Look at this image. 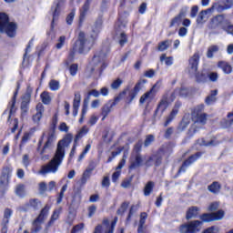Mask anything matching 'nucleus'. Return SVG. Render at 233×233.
<instances>
[{"label": "nucleus", "mask_w": 233, "mask_h": 233, "mask_svg": "<svg viewBox=\"0 0 233 233\" xmlns=\"http://www.w3.org/2000/svg\"><path fill=\"white\" fill-rule=\"evenodd\" d=\"M72 139H74L72 134H67L58 142L53 159L48 164L42 166L40 174H56L59 170V167H61V163L65 159V148L70 147Z\"/></svg>", "instance_id": "f257e3e1"}, {"label": "nucleus", "mask_w": 233, "mask_h": 233, "mask_svg": "<svg viewBox=\"0 0 233 233\" xmlns=\"http://www.w3.org/2000/svg\"><path fill=\"white\" fill-rule=\"evenodd\" d=\"M99 34V27L93 29V34L90 37H86L83 32H80L78 35V39L75 43L73 46V50L69 52V59L72 60L76 56V53L78 54H88L92 47L94 46V43L97 39V35Z\"/></svg>", "instance_id": "f03ea898"}, {"label": "nucleus", "mask_w": 233, "mask_h": 233, "mask_svg": "<svg viewBox=\"0 0 233 233\" xmlns=\"http://www.w3.org/2000/svg\"><path fill=\"white\" fill-rule=\"evenodd\" d=\"M17 25L10 23L8 15L0 13V32H5L8 37H15Z\"/></svg>", "instance_id": "7ed1b4c3"}, {"label": "nucleus", "mask_w": 233, "mask_h": 233, "mask_svg": "<svg viewBox=\"0 0 233 233\" xmlns=\"http://www.w3.org/2000/svg\"><path fill=\"white\" fill-rule=\"evenodd\" d=\"M199 52H196L191 58L189 59L188 72L191 76H195L197 81H203L205 79V76L202 74L199 76V73H198V66L199 65Z\"/></svg>", "instance_id": "20e7f679"}, {"label": "nucleus", "mask_w": 233, "mask_h": 233, "mask_svg": "<svg viewBox=\"0 0 233 233\" xmlns=\"http://www.w3.org/2000/svg\"><path fill=\"white\" fill-rule=\"evenodd\" d=\"M230 26V24H228V20L225 19V15H218L214 17H212L208 24V28L209 30H216V28H223L224 30Z\"/></svg>", "instance_id": "39448f33"}, {"label": "nucleus", "mask_w": 233, "mask_h": 233, "mask_svg": "<svg viewBox=\"0 0 233 233\" xmlns=\"http://www.w3.org/2000/svg\"><path fill=\"white\" fill-rule=\"evenodd\" d=\"M177 92L179 91L175 90L172 93L163 95L157 107V112H161V114H163V112H165V110H167L168 106H170L171 103H174V101L176 100V94H177Z\"/></svg>", "instance_id": "423d86ee"}, {"label": "nucleus", "mask_w": 233, "mask_h": 233, "mask_svg": "<svg viewBox=\"0 0 233 233\" xmlns=\"http://www.w3.org/2000/svg\"><path fill=\"white\" fill-rule=\"evenodd\" d=\"M205 110V106L199 105L194 108L192 112V120L194 121L195 125H207V114L203 113Z\"/></svg>", "instance_id": "0eeeda50"}, {"label": "nucleus", "mask_w": 233, "mask_h": 233, "mask_svg": "<svg viewBox=\"0 0 233 233\" xmlns=\"http://www.w3.org/2000/svg\"><path fill=\"white\" fill-rule=\"evenodd\" d=\"M50 211V206L46 205L40 212L39 216L33 221L32 231L39 232L41 230V225L45 223V219L48 218V212Z\"/></svg>", "instance_id": "6e6552de"}, {"label": "nucleus", "mask_w": 233, "mask_h": 233, "mask_svg": "<svg viewBox=\"0 0 233 233\" xmlns=\"http://www.w3.org/2000/svg\"><path fill=\"white\" fill-rule=\"evenodd\" d=\"M159 88H161V82L157 81L149 91L141 96L139 104L143 105L147 103L148 105L149 103H152V100L156 97V94L159 92Z\"/></svg>", "instance_id": "1a4fd4ad"}, {"label": "nucleus", "mask_w": 233, "mask_h": 233, "mask_svg": "<svg viewBox=\"0 0 233 233\" xmlns=\"http://www.w3.org/2000/svg\"><path fill=\"white\" fill-rule=\"evenodd\" d=\"M201 227H203L202 221L193 220L180 226L179 230L181 233H198L201 230Z\"/></svg>", "instance_id": "9d476101"}, {"label": "nucleus", "mask_w": 233, "mask_h": 233, "mask_svg": "<svg viewBox=\"0 0 233 233\" xmlns=\"http://www.w3.org/2000/svg\"><path fill=\"white\" fill-rule=\"evenodd\" d=\"M117 225V218L112 221V223H108V219H105L102 225H98L95 228L93 233H114V228Z\"/></svg>", "instance_id": "9b49d317"}, {"label": "nucleus", "mask_w": 233, "mask_h": 233, "mask_svg": "<svg viewBox=\"0 0 233 233\" xmlns=\"http://www.w3.org/2000/svg\"><path fill=\"white\" fill-rule=\"evenodd\" d=\"M127 94V99L128 103H132L133 100L136 99V97H137V94H139V91L136 87H133V89L131 90L126 89L122 93H120L118 96L115 98V101L117 102L120 99H123V97H125Z\"/></svg>", "instance_id": "f8f14e48"}, {"label": "nucleus", "mask_w": 233, "mask_h": 233, "mask_svg": "<svg viewBox=\"0 0 233 233\" xmlns=\"http://www.w3.org/2000/svg\"><path fill=\"white\" fill-rule=\"evenodd\" d=\"M127 94V99L128 103H132L133 100L136 99V97H137V94H139V91L136 87H133V89L131 90L126 89L122 93H120L118 96L115 98V101L117 102L120 99H123V97H125Z\"/></svg>", "instance_id": "ddd939ff"}, {"label": "nucleus", "mask_w": 233, "mask_h": 233, "mask_svg": "<svg viewBox=\"0 0 233 233\" xmlns=\"http://www.w3.org/2000/svg\"><path fill=\"white\" fill-rule=\"evenodd\" d=\"M129 168H137L145 163V159L139 153H135L131 156Z\"/></svg>", "instance_id": "4468645a"}, {"label": "nucleus", "mask_w": 233, "mask_h": 233, "mask_svg": "<svg viewBox=\"0 0 233 233\" xmlns=\"http://www.w3.org/2000/svg\"><path fill=\"white\" fill-rule=\"evenodd\" d=\"M179 108H181V103L177 102L175 103V106L170 112L169 116L167 117L166 122L164 123V127H168L170 123L174 120V118L177 116V113L179 112Z\"/></svg>", "instance_id": "2eb2a0df"}, {"label": "nucleus", "mask_w": 233, "mask_h": 233, "mask_svg": "<svg viewBox=\"0 0 233 233\" xmlns=\"http://www.w3.org/2000/svg\"><path fill=\"white\" fill-rule=\"evenodd\" d=\"M56 4L55 6L52 7L53 12V20H52V26H54V23L57 21V18L59 17V14L61 12V8H63V3H65V0H56Z\"/></svg>", "instance_id": "dca6fc26"}, {"label": "nucleus", "mask_w": 233, "mask_h": 233, "mask_svg": "<svg viewBox=\"0 0 233 233\" xmlns=\"http://www.w3.org/2000/svg\"><path fill=\"white\" fill-rule=\"evenodd\" d=\"M43 112H45V106L39 103L36 105V114L33 115L32 120L35 125H39L41 118L43 117Z\"/></svg>", "instance_id": "f3484780"}, {"label": "nucleus", "mask_w": 233, "mask_h": 233, "mask_svg": "<svg viewBox=\"0 0 233 233\" xmlns=\"http://www.w3.org/2000/svg\"><path fill=\"white\" fill-rule=\"evenodd\" d=\"M208 12H210V9L202 10L199 12L197 17V25H198V26H203V25L208 21Z\"/></svg>", "instance_id": "a211bd4d"}, {"label": "nucleus", "mask_w": 233, "mask_h": 233, "mask_svg": "<svg viewBox=\"0 0 233 233\" xmlns=\"http://www.w3.org/2000/svg\"><path fill=\"white\" fill-rule=\"evenodd\" d=\"M198 157H201V153H196L195 155H192L191 157H189V158L186 160L182 165V167H180L179 172H185V170L187 169V167H190L192 163L198 161Z\"/></svg>", "instance_id": "6ab92c4d"}, {"label": "nucleus", "mask_w": 233, "mask_h": 233, "mask_svg": "<svg viewBox=\"0 0 233 233\" xmlns=\"http://www.w3.org/2000/svg\"><path fill=\"white\" fill-rule=\"evenodd\" d=\"M6 187H8V175L4 174L0 177V198L5 196V192H6Z\"/></svg>", "instance_id": "aec40b11"}, {"label": "nucleus", "mask_w": 233, "mask_h": 233, "mask_svg": "<svg viewBox=\"0 0 233 233\" xmlns=\"http://www.w3.org/2000/svg\"><path fill=\"white\" fill-rule=\"evenodd\" d=\"M167 147H161L157 154L153 155L154 160H155V167H159L161 165V161L163 159V156H165V153L167 152Z\"/></svg>", "instance_id": "412c9836"}, {"label": "nucleus", "mask_w": 233, "mask_h": 233, "mask_svg": "<svg viewBox=\"0 0 233 233\" xmlns=\"http://www.w3.org/2000/svg\"><path fill=\"white\" fill-rule=\"evenodd\" d=\"M105 57H106V55L103 53L95 55L92 60V65H94V66H103Z\"/></svg>", "instance_id": "4be33fe9"}, {"label": "nucleus", "mask_w": 233, "mask_h": 233, "mask_svg": "<svg viewBox=\"0 0 233 233\" xmlns=\"http://www.w3.org/2000/svg\"><path fill=\"white\" fill-rule=\"evenodd\" d=\"M56 141V132L55 131H51L48 135L47 140L43 147V149L40 151V155L43 156V154H45V150H46V148H48L53 142Z\"/></svg>", "instance_id": "5701e85b"}, {"label": "nucleus", "mask_w": 233, "mask_h": 233, "mask_svg": "<svg viewBox=\"0 0 233 233\" xmlns=\"http://www.w3.org/2000/svg\"><path fill=\"white\" fill-rule=\"evenodd\" d=\"M198 214H199V208L193 206L187 209L186 219H194V218H198Z\"/></svg>", "instance_id": "b1692460"}, {"label": "nucleus", "mask_w": 233, "mask_h": 233, "mask_svg": "<svg viewBox=\"0 0 233 233\" xmlns=\"http://www.w3.org/2000/svg\"><path fill=\"white\" fill-rule=\"evenodd\" d=\"M114 105L115 104L112 102H108L104 105V106L102 107V111H101V114L103 116L102 121H105V119H106V116H108V114L112 112V107L114 106Z\"/></svg>", "instance_id": "393cba45"}, {"label": "nucleus", "mask_w": 233, "mask_h": 233, "mask_svg": "<svg viewBox=\"0 0 233 233\" xmlns=\"http://www.w3.org/2000/svg\"><path fill=\"white\" fill-rule=\"evenodd\" d=\"M13 214H14V211L10 208H5L4 210V218L2 220V227H6V225L10 223V218H12Z\"/></svg>", "instance_id": "a878e982"}, {"label": "nucleus", "mask_w": 233, "mask_h": 233, "mask_svg": "<svg viewBox=\"0 0 233 233\" xmlns=\"http://www.w3.org/2000/svg\"><path fill=\"white\" fill-rule=\"evenodd\" d=\"M96 168V166L90 165L83 173L82 176V183H86L88 179H90V176H92V172H94V169Z\"/></svg>", "instance_id": "bb28decb"}, {"label": "nucleus", "mask_w": 233, "mask_h": 233, "mask_svg": "<svg viewBox=\"0 0 233 233\" xmlns=\"http://www.w3.org/2000/svg\"><path fill=\"white\" fill-rule=\"evenodd\" d=\"M218 68H221L224 74H232V66L228 63L221 61L218 62Z\"/></svg>", "instance_id": "cd10ccee"}, {"label": "nucleus", "mask_w": 233, "mask_h": 233, "mask_svg": "<svg viewBox=\"0 0 233 233\" xmlns=\"http://www.w3.org/2000/svg\"><path fill=\"white\" fill-rule=\"evenodd\" d=\"M170 45H172V40H165L158 43V46H157L158 52H165V50H168Z\"/></svg>", "instance_id": "c85d7f7f"}, {"label": "nucleus", "mask_w": 233, "mask_h": 233, "mask_svg": "<svg viewBox=\"0 0 233 233\" xmlns=\"http://www.w3.org/2000/svg\"><path fill=\"white\" fill-rule=\"evenodd\" d=\"M15 194L18 196V198H25L26 194V189L25 187V184H18L15 190Z\"/></svg>", "instance_id": "c756f323"}, {"label": "nucleus", "mask_w": 233, "mask_h": 233, "mask_svg": "<svg viewBox=\"0 0 233 233\" xmlns=\"http://www.w3.org/2000/svg\"><path fill=\"white\" fill-rule=\"evenodd\" d=\"M217 52H219V46L216 45L210 46L208 48L207 57H208V59H212V57H214V54H217Z\"/></svg>", "instance_id": "7c9ffc66"}, {"label": "nucleus", "mask_w": 233, "mask_h": 233, "mask_svg": "<svg viewBox=\"0 0 233 233\" xmlns=\"http://www.w3.org/2000/svg\"><path fill=\"white\" fill-rule=\"evenodd\" d=\"M183 15V13H179L177 16H175L170 22V28H172V26H179V25H181Z\"/></svg>", "instance_id": "2f4dec72"}, {"label": "nucleus", "mask_w": 233, "mask_h": 233, "mask_svg": "<svg viewBox=\"0 0 233 233\" xmlns=\"http://www.w3.org/2000/svg\"><path fill=\"white\" fill-rule=\"evenodd\" d=\"M188 125H190V119L187 116H184L177 127L178 132H183V130H185Z\"/></svg>", "instance_id": "473e14b6"}, {"label": "nucleus", "mask_w": 233, "mask_h": 233, "mask_svg": "<svg viewBox=\"0 0 233 233\" xmlns=\"http://www.w3.org/2000/svg\"><path fill=\"white\" fill-rule=\"evenodd\" d=\"M62 210V208H58L54 210L51 219L49 221V227L54 225V221H57V219H59V215L61 214Z\"/></svg>", "instance_id": "72a5a7b5"}, {"label": "nucleus", "mask_w": 233, "mask_h": 233, "mask_svg": "<svg viewBox=\"0 0 233 233\" xmlns=\"http://www.w3.org/2000/svg\"><path fill=\"white\" fill-rule=\"evenodd\" d=\"M208 190L212 194H219V190H221V186L218 182H213L208 186Z\"/></svg>", "instance_id": "f704fd0d"}, {"label": "nucleus", "mask_w": 233, "mask_h": 233, "mask_svg": "<svg viewBox=\"0 0 233 233\" xmlns=\"http://www.w3.org/2000/svg\"><path fill=\"white\" fill-rule=\"evenodd\" d=\"M160 61H161V63H165V65H167V66H172V65L174 63V58L172 56H167L166 54H163L160 56Z\"/></svg>", "instance_id": "c9c22d12"}, {"label": "nucleus", "mask_w": 233, "mask_h": 233, "mask_svg": "<svg viewBox=\"0 0 233 233\" xmlns=\"http://www.w3.org/2000/svg\"><path fill=\"white\" fill-rule=\"evenodd\" d=\"M214 221H221L225 218V211L223 209H219L217 212L211 213Z\"/></svg>", "instance_id": "e433bc0d"}, {"label": "nucleus", "mask_w": 233, "mask_h": 233, "mask_svg": "<svg viewBox=\"0 0 233 233\" xmlns=\"http://www.w3.org/2000/svg\"><path fill=\"white\" fill-rule=\"evenodd\" d=\"M218 144L219 142H218L216 138H212L209 142H207L205 139H201L198 141V145H201L203 147H216V145Z\"/></svg>", "instance_id": "4c0bfd02"}, {"label": "nucleus", "mask_w": 233, "mask_h": 233, "mask_svg": "<svg viewBox=\"0 0 233 233\" xmlns=\"http://www.w3.org/2000/svg\"><path fill=\"white\" fill-rule=\"evenodd\" d=\"M15 96H17V92L15 93L12 101L9 103V107L7 108V110H9V117L12 114L15 113Z\"/></svg>", "instance_id": "58836bf2"}, {"label": "nucleus", "mask_w": 233, "mask_h": 233, "mask_svg": "<svg viewBox=\"0 0 233 233\" xmlns=\"http://www.w3.org/2000/svg\"><path fill=\"white\" fill-rule=\"evenodd\" d=\"M86 134H88V127L86 126H85L80 129L78 134L76 136L75 143H77V141H79V139H81V137H83V136H86Z\"/></svg>", "instance_id": "ea45409f"}, {"label": "nucleus", "mask_w": 233, "mask_h": 233, "mask_svg": "<svg viewBox=\"0 0 233 233\" xmlns=\"http://www.w3.org/2000/svg\"><path fill=\"white\" fill-rule=\"evenodd\" d=\"M41 99L44 105H50V102L52 101V96H50V93L45 91L41 94Z\"/></svg>", "instance_id": "a19ab883"}, {"label": "nucleus", "mask_w": 233, "mask_h": 233, "mask_svg": "<svg viewBox=\"0 0 233 233\" xmlns=\"http://www.w3.org/2000/svg\"><path fill=\"white\" fill-rule=\"evenodd\" d=\"M216 96H218V90L211 91L210 96L206 98V104L212 105V103H216Z\"/></svg>", "instance_id": "79ce46f5"}, {"label": "nucleus", "mask_w": 233, "mask_h": 233, "mask_svg": "<svg viewBox=\"0 0 233 233\" xmlns=\"http://www.w3.org/2000/svg\"><path fill=\"white\" fill-rule=\"evenodd\" d=\"M200 219L203 223H210V221H215L214 218L212 217V213H205L200 216Z\"/></svg>", "instance_id": "37998d69"}, {"label": "nucleus", "mask_w": 233, "mask_h": 233, "mask_svg": "<svg viewBox=\"0 0 233 233\" xmlns=\"http://www.w3.org/2000/svg\"><path fill=\"white\" fill-rule=\"evenodd\" d=\"M153 188H154V182L149 181V182L146 185V187H145V188H144V195H145V196H148L149 194H152Z\"/></svg>", "instance_id": "c03bdc74"}, {"label": "nucleus", "mask_w": 233, "mask_h": 233, "mask_svg": "<svg viewBox=\"0 0 233 233\" xmlns=\"http://www.w3.org/2000/svg\"><path fill=\"white\" fill-rule=\"evenodd\" d=\"M145 85H147V80L146 79H140L135 85L134 88H136L138 92H141V90H143V88H145Z\"/></svg>", "instance_id": "a18cd8bd"}, {"label": "nucleus", "mask_w": 233, "mask_h": 233, "mask_svg": "<svg viewBox=\"0 0 233 233\" xmlns=\"http://www.w3.org/2000/svg\"><path fill=\"white\" fill-rule=\"evenodd\" d=\"M156 140V137L154 135H148L146 137V140L144 142V147H150L152 143Z\"/></svg>", "instance_id": "49530a36"}, {"label": "nucleus", "mask_w": 233, "mask_h": 233, "mask_svg": "<svg viewBox=\"0 0 233 233\" xmlns=\"http://www.w3.org/2000/svg\"><path fill=\"white\" fill-rule=\"evenodd\" d=\"M59 81L57 80H51L49 82V88L50 90H53L54 92H56V90H59Z\"/></svg>", "instance_id": "de8ad7c7"}, {"label": "nucleus", "mask_w": 233, "mask_h": 233, "mask_svg": "<svg viewBox=\"0 0 233 233\" xmlns=\"http://www.w3.org/2000/svg\"><path fill=\"white\" fill-rule=\"evenodd\" d=\"M28 207H32V208H35V210H37V208H39V205H41V202H39L38 199H31L28 202Z\"/></svg>", "instance_id": "09e8293b"}, {"label": "nucleus", "mask_w": 233, "mask_h": 233, "mask_svg": "<svg viewBox=\"0 0 233 233\" xmlns=\"http://www.w3.org/2000/svg\"><path fill=\"white\" fill-rule=\"evenodd\" d=\"M66 41V36L62 35L58 38V42L56 43V48L58 50H61V48H63V46H65V43Z\"/></svg>", "instance_id": "8fccbe9b"}, {"label": "nucleus", "mask_w": 233, "mask_h": 233, "mask_svg": "<svg viewBox=\"0 0 233 233\" xmlns=\"http://www.w3.org/2000/svg\"><path fill=\"white\" fill-rule=\"evenodd\" d=\"M90 148H92V146L90 144H87L84 149V151L82 152V154H80L79 157H78V161H82L85 158V156H86V154H88V152L90 151Z\"/></svg>", "instance_id": "3c124183"}, {"label": "nucleus", "mask_w": 233, "mask_h": 233, "mask_svg": "<svg viewBox=\"0 0 233 233\" xmlns=\"http://www.w3.org/2000/svg\"><path fill=\"white\" fill-rule=\"evenodd\" d=\"M121 85H123V80H121L120 78H117L116 80L113 81V83L111 84V88L113 90H117V88H119Z\"/></svg>", "instance_id": "603ef678"}, {"label": "nucleus", "mask_w": 233, "mask_h": 233, "mask_svg": "<svg viewBox=\"0 0 233 233\" xmlns=\"http://www.w3.org/2000/svg\"><path fill=\"white\" fill-rule=\"evenodd\" d=\"M145 221H147V213H141L138 228H142V229L145 228L143 227L145 225Z\"/></svg>", "instance_id": "864d4df0"}, {"label": "nucleus", "mask_w": 233, "mask_h": 233, "mask_svg": "<svg viewBox=\"0 0 233 233\" xmlns=\"http://www.w3.org/2000/svg\"><path fill=\"white\" fill-rule=\"evenodd\" d=\"M83 228H85V224H83V223L78 224V225L75 226V227L72 228L71 233L81 232V230H83Z\"/></svg>", "instance_id": "5fc2aeb1"}, {"label": "nucleus", "mask_w": 233, "mask_h": 233, "mask_svg": "<svg viewBox=\"0 0 233 233\" xmlns=\"http://www.w3.org/2000/svg\"><path fill=\"white\" fill-rule=\"evenodd\" d=\"M77 70H78V66L77 64H72L69 66V72L72 76H76V74H77Z\"/></svg>", "instance_id": "6e6d98bb"}, {"label": "nucleus", "mask_w": 233, "mask_h": 233, "mask_svg": "<svg viewBox=\"0 0 233 233\" xmlns=\"http://www.w3.org/2000/svg\"><path fill=\"white\" fill-rule=\"evenodd\" d=\"M218 208H219V203L213 202L209 205L208 210H209L210 212H214V211L218 210Z\"/></svg>", "instance_id": "4d7b16f0"}, {"label": "nucleus", "mask_w": 233, "mask_h": 233, "mask_svg": "<svg viewBox=\"0 0 233 233\" xmlns=\"http://www.w3.org/2000/svg\"><path fill=\"white\" fill-rule=\"evenodd\" d=\"M76 16V12L72 11L66 18V21L68 25H72L74 17Z\"/></svg>", "instance_id": "13d9d810"}, {"label": "nucleus", "mask_w": 233, "mask_h": 233, "mask_svg": "<svg viewBox=\"0 0 233 233\" xmlns=\"http://www.w3.org/2000/svg\"><path fill=\"white\" fill-rule=\"evenodd\" d=\"M146 167H152V165H155V160H154V155L149 157L144 163Z\"/></svg>", "instance_id": "bf43d9fd"}, {"label": "nucleus", "mask_w": 233, "mask_h": 233, "mask_svg": "<svg viewBox=\"0 0 233 233\" xmlns=\"http://www.w3.org/2000/svg\"><path fill=\"white\" fill-rule=\"evenodd\" d=\"M127 208H128V203L124 202L120 208L117 210V214H123L126 212Z\"/></svg>", "instance_id": "052dcab7"}, {"label": "nucleus", "mask_w": 233, "mask_h": 233, "mask_svg": "<svg viewBox=\"0 0 233 233\" xmlns=\"http://www.w3.org/2000/svg\"><path fill=\"white\" fill-rule=\"evenodd\" d=\"M70 127H68L66 126V123L65 122H62L60 123L59 127H58V129L60 130V132H68Z\"/></svg>", "instance_id": "680f3d73"}, {"label": "nucleus", "mask_w": 233, "mask_h": 233, "mask_svg": "<svg viewBox=\"0 0 233 233\" xmlns=\"http://www.w3.org/2000/svg\"><path fill=\"white\" fill-rule=\"evenodd\" d=\"M38 190L40 194H43L44 192H46V183L41 182L38 184Z\"/></svg>", "instance_id": "e2e57ef3"}, {"label": "nucleus", "mask_w": 233, "mask_h": 233, "mask_svg": "<svg viewBox=\"0 0 233 233\" xmlns=\"http://www.w3.org/2000/svg\"><path fill=\"white\" fill-rule=\"evenodd\" d=\"M126 43H127V35H125V33H121L120 38H119L120 46H123Z\"/></svg>", "instance_id": "0e129e2a"}, {"label": "nucleus", "mask_w": 233, "mask_h": 233, "mask_svg": "<svg viewBox=\"0 0 233 233\" xmlns=\"http://www.w3.org/2000/svg\"><path fill=\"white\" fill-rule=\"evenodd\" d=\"M198 12H199V7H198V5H194L191 8L190 17H196V15H198Z\"/></svg>", "instance_id": "69168bd1"}, {"label": "nucleus", "mask_w": 233, "mask_h": 233, "mask_svg": "<svg viewBox=\"0 0 233 233\" xmlns=\"http://www.w3.org/2000/svg\"><path fill=\"white\" fill-rule=\"evenodd\" d=\"M102 187L106 188L110 187V178H108V177H104L102 180Z\"/></svg>", "instance_id": "338daca9"}, {"label": "nucleus", "mask_w": 233, "mask_h": 233, "mask_svg": "<svg viewBox=\"0 0 233 233\" xmlns=\"http://www.w3.org/2000/svg\"><path fill=\"white\" fill-rule=\"evenodd\" d=\"M208 77L210 81L216 82L218 81V77H219V76L218 75V73H210L208 75Z\"/></svg>", "instance_id": "774afa93"}]
</instances>
